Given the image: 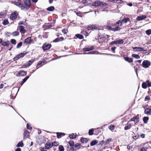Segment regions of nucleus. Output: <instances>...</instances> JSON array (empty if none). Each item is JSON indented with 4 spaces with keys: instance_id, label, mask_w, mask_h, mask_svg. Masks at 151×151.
<instances>
[{
    "instance_id": "f257e3e1",
    "label": "nucleus",
    "mask_w": 151,
    "mask_h": 151,
    "mask_svg": "<svg viewBox=\"0 0 151 151\" xmlns=\"http://www.w3.org/2000/svg\"><path fill=\"white\" fill-rule=\"evenodd\" d=\"M23 2L25 4L24 5V9L28 10L31 6V2L30 0H23Z\"/></svg>"
},
{
    "instance_id": "f03ea898",
    "label": "nucleus",
    "mask_w": 151,
    "mask_h": 151,
    "mask_svg": "<svg viewBox=\"0 0 151 151\" xmlns=\"http://www.w3.org/2000/svg\"><path fill=\"white\" fill-rule=\"evenodd\" d=\"M27 53L26 52H25V53L21 52L17 56L14 57L13 58V60L14 61H16L18 60L20 58L23 57Z\"/></svg>"
},
{
    "instance_id": "7ed1b4c3",
    "label": "nucleus",
    "mask_w": 151,
    "mask_h": 151,
    "mask_svg": "<svg viewBox=\"0 0 151 151\" xmlns=\"http://www.w3.org/2000/svg\"><path fill=\"white\" fill-rule=\"evenodd\" d=\"M14 4L20 8L22 10L24 9L25 7L23 3L17 1L14 2Z\"/></svg>"
},
{
    "instance_id": "20e7f679",
    "label": "nucleus",
    "mask_w": 151,
    "mask_h": 151,
    "mask_svg": "<svg viewBox=\"0 0 151 151\" xmlns=\"http://www.w3.org/2000/svg\"><path fill=\"white\" fill-rule=\"evenodd\" d=\"M142 65L143 67L147 68L150 65V62L147 60H145L143 62Z\"/></svg>"
},
{
    "instance_id": "39448f33",
    "label": "nucleus",
    "mask_w": 151,
    "mask_h": 151,
    "mask_svg": "<svg viewBox=\"0 0 151 151\" xmlns=\"http://www.w3.org/2000/svg\"><path fill=\"white\" fill-rule=\"evenodd\" d=\"M132 49L135 50V51L137 52L142 51H146L147 50L146 48L142 47H133Z\"/></svg>"
},
{
    "instance_id": "423d86ee",
    "label": "nucleus",
    "mask_w": 151,
    "mask_h": 151,
    "mask_svg": "<svg viewBox=\"0 0 151 151\" xmlns=\"http://www.w3.org/2000/svg\"><path fill=\"white\" fill-rule=\"evenodd\" d=\"M51 45L49 44L44 43L42 46L44 50H47L49 49L51 47Z\"/></svg>"
},
{
    "instance_id": "0eeeda50",
    "label": "nucleus",
    "mask_w": 151,
    "mask_h": 151,
    "mask_svg": "<svg viewBox=\"0 0 151 151\" xmlns=\"http://www.w3.org/2000/svg\"><path fill=\"white\" fill-rule=\"evenodd\" d=\"M33 61L29 60L26 64L22 65V68H25L27 67H29L33 63Z\"/></svg>"
},
{
    "instance_id": "6e6552de",
    "label": "nucleus",
    "mask_w": 151,
    "mask_h": 151,
    "mask_svg": "<svg viewBox=\"0 0 151 151\" xmlns=\"http://www.w3.org/2000/svg\"><path fill=\"white\" fill-rule=\"evenodd\" d=\"M139 114H138L137 116L131 119L129 121H134V122H137L139 120Z\"/></svg>"
},
{
    "instance_id": "1a4fd4ad",
    "label": "nucleus",
    "mask_w": 151,
    "mask_h": 151,
    "mask_svg": "<svg viewBox=\"0 0 151 151\" xmlns=\"http://www.w3.org/2000/svg\"><path fill=\"white\" fill-rule=\"evenodd\" d=\"M94 49V47L93 46H88L83 49V50L85 51H88L91 50H92Z\"/></svg>"
},
{
    "instance_id": "9d476101",
    "label": "nucleus",
    "mask_w": 151,
    "mask_h": 151,
    "mask_svg": "<svg viewBox=\"0 0 151 151\" xmlns=\"http://www.w3.org/2000/svg\"><path fill=\"white\" fill-rule=\"evenodd\" d=\"M52 146V144L49 142H47L45 145V149L48 150L50 149Z\"/></svg>"
},
{
    "instance_id": "9b49d317",
    "label": "nucleus",
    "mask_w": 151,
    "mask_h": 151,
    "mask_svg": "<svg viewBox=\"0 0 151 151\" xmlns=\"http://www.w3.org/2000/svg\"><path fill=\"white\" fill-rule=\"evenodd\" d=\"M146 18V16L145 15H142L137 17L136 18V20L137 21H139L142 20Z\"/></svg>"
},
{
    "instance_id": "f8f14e48",
    "label": "nucleus",
    "mask_w": 151,
    "mask_h": 151,
    "mask_svg": "<svg viewBox=\"0 0 151 151\" xmlns=\"http://www.w3.org/2000/svg\"><path fill=\"white\" fill-rule=\"evenodd\" d=\"M17 12H14L10 15V18L12 19H14L17 18Z\"/></svg>"
},
{
    "instance_id": "ddd939ff",
    "label": "nucleus",
    "mask_w": 151,
    "mask_h": 151,
    "mask_svg": "<svg viewBox=\"0 0 151 151\" xmlns=\"http://www.w3.org/2000/svg\"><path fill=\"white\" fill-rule=\"evenodd\" d=\"M32 41V40L31 37H29L24 40V43L26 44H28L30 43Z\"/></svg>"
},
{
    "instance_id": "4468645a",
    "label": "nucleus",
    "mask_w": 151,
    "mask_h": 151,
    "mask_svg": "<svg viewBox=\"0 0 151 151\" xmlns=\"http://www.w3.org/2000/svg\"><path fill=\"white\" fill-rule=\"evenodd\" d=\"M19 31L21 34H24L26 32V30L24 29V27L22 26H19Z\"/></svg>"
},
{
    "instance_id": "2eb2a0df",
    "label": "nucleus",
    "mask_w": 151,
    "mask_h": 151,
    "mask_svg": "<svg viewBox=\"0 0 151 151\" xmlns=\"http://www.w3.org/2000/svg\"><path fill=\"white\" fill-rule=\"evenodd\" d=\"M122 21L121 20H119L118 21L116 22V23L114 24V26H118L119 27V26H121L122 25Z\"/></svg>"
},
{
    "instance_id": "dca6fc26",
    "label": "nucleus",
    "mask_w": 151,
    "mask_h": 151,
    "mask_svg": "<svg viewBox=\"0 0 151 151\" xmlns=\"http://www.w3.org/2000/svg\"><path fill=\"white\" fill-rule=\"evenodd\" d=\"M57 137L58 138H60L65 135V134L62 132H58L56 133Z\"/></svg>"
},
{
    "instance_id": "f3484780",
    "label": "nucleus",
    "mask_w": 151,
    "mask_h": 151,
    "mask_svg": "<svg viewBox=\"0 0 151 151\" xmlns=\"http://www.w3.org/2000/svg\"><path fill=\"white\" fill-rule=\"evenodd\" d=\"M19 75L18 76H23L25 75H26L27 74V72L26 71H21L18 73ZM17 76H18V75H17Z\"/></svg>"
},
{
    "instance_id": "a211bd4d",
    "label": "nucleus",
    "mask_w": 151,
    "mask_h": 151,
    "mask_svg": "<svg viewBox=\"0 0 151 151\" xmlns=\"http://www.w3.org/2000/svg\"><path fill=\"white\" fill-rule=\"evenodd\" d=\"M145 113L147 115H150L151 114V109H146L145 111Z\"/></svg>"
},
{
    "instance_id": "6ab92c4d",
    "label": "nucleus",
    "mask_w": 151,
    "mask_h": 151,
    "mask_svg": "<svg viewBox=\"0 0 151 151\" xmlns=\"http://www.w3.org/2000/svg\"><path fill=\"white\" fill-rule=\"evenodd\" d=\"M29 132L27 130H26L24 132V139L26 138H27L28 136H29Z\"/></svg>"
},
{
    "instance_id": "aec40b11",
    "label": "nucleus",
    "mask_w": 151,
    "mask_h": 151,
    "mask_svg": "<svg viewBox=\"0 0 151 151\" xmlns=\"http://www.w3.org/2000/svg\"><path fill=\"white\" fill-rule=\"evenodd\" d=\"M101 2H100L98 0L96 1L95 3H94V4L93 5L96 6L100 7Z\"/></svg>"
},
{
    "instance_id": "412c9836",
    "label": "nucleus",
    "mask_w": 151,
    "mask_h": 151,
    "mask_svg": "<svg viewBox=\"0 0 151 151\" xmlns=\"http://www.w3.org/2000/svg\"><path fill=\"white\" fill-rule=\"evenodd\" d=\"M124 59L126 61L130 63L132 62L133 61L132 59L131 58H129L127 57H125L124 58Z\"/></svg>"
},
{
    "instance_id": "4be33fe9",
    "label": "nucleus",
    "mask_w": 151,
    "mask_h": 151,
    "mask_svg": "<svg viewBox=\"0 0 151 151\" xmlns=\"http://www.w3.org/2000/svg\"><path fill=\"white\" fill-rule=\"evenodd\" d=\"M96 28L94 25H89L88 27V29L89 30H94Z\"/></svg>"
},
{
    "instance_id": "5701e85b",
    "label": "nucleus",
    "mask_w": 151,
    "mask_h": 151,
    "mask_svg": "<svg viewBox=\"0 0 151 151\" xmlns=\"http://www.w3.org/2000/svg\"><path fill=\"white\" fill-rule=\"evenodd\" d=\"M81 142L83 143H86L88 141V139L86 138H81Z\"/></svg>"
},
{
    "instance_id": "b1692460",
    "label": "nucleus",
    "mask_w": 151,
    "mask_h": 151,
    "mask_svg": "<svg viewBox=\"0 0 151 151\" xmlns=\"http://www.w3.org/2000/svg\"><path fill=\"white\" fill-rule=\"evenodd\" d=\"M9 42L8 41H7V42L3 41L2 42L1 44L2 45L4 46H8L9 45Z\"/></svg>"
},
{
    "instance_id": "393cba45",
    "label": "nucleus",
    "mask_w": 151,
    "mask_h": 151,
    "mask_svg": "<svg viewBox=\"0 0 151 151\" xmlns=\"http://www.w3.org/2000/svg\"><path fill=\"white\" fill-rule=\"evenodd\" d=\"M24 146V144L23 143V142L21 141L19 142L17 145L16 146L17 147H23Z\"/></svg>"
},
{
    "instance_id": "a878e982",
    "label": "nucleus",
    "mask_w": 151,
    "mask_h": 151,
    "mask_svg": "<svg viewBox=\"0 0 151 151\" xmlns=\"http://www.w3.org/2000/svg\"><path fill=\"white\" fill-rule=\"evenodd\" d=\"M55 8L53 6H52L47 8V10L48 11H53L54 10Z\"/></svg>"
},
{
    "instance_id": "bb28decb",
    "label": "nucleus",
    "mask_w": 151,
    "mask_h": 151,
    "mask_svg": "<svg viewBox=\"0 0 151 151\" xmlns=\"http://www.w3.org/2000/svg\"><path fill=\"white\" fill-rule=\"evenodd\" d=\"M98 143V142L97 140H94L93 141H92L90 143V145L91 146H93L95 145H96V144H97Z\"/></svg>"
},
{
    "instance_id": "cd10ccee",
    "label": "nucleus",
    "mask_w": 151,
    "mask_h": 151,
    "mask_svg": "<svg viewBox=\"0 0 151 151\" xmlns=\"http://www.w3.org/2000/svg\"><path fill=\"white\" fill-rule=\"evenodd\" d=\"M76 36L77 38L80 39H82L83 38V36L79 34H77L76 35Z\"/></svg>"
},
{
    "instance_id": "c85d7f7f",
    "label": "nucleus",
    "mask_w": 151,
    "mask_h": 151,
    "mask_svg": "<svg viewBox=\"0 0 151 151\" xmlns=\"http://www.w3.org/2000/svg\"><path fill=\"white\" fill-rule=\"evenodd\" d=\"M149 119L148 117H144L143 118V120L144 123L145 124H146L147 123V121Z\"/></svg>"
},
{
    "instance_id": "c756f323",
    "label": "nucleus",
    "mask_w": 151,
    "mask_h": 151,
    "mask_svg": "<svg viewBox=\"0 0 151 151\" xmlns=\"http://www.w3.org/2000/svg\"><path fill=\"white\" fill-rule=\"evenodd\" d=\"M19 34V32L18 31H16L13 32L12 33V35L14 36H18Z\"/></svg>"
},
{
    "instance_id": "7c9ffc66",
    "label": "nucleus",
    "mask_w": 151,
    "mask_h": 151,
    "mask_svg": "<svg viewBox=\"0 0 151 151\" xmlns=\"http://www.w3.org/2000/svg\"><path fill=\"white\" fill-rule=\"evenodd\" d=\"M116 27L113 28L112 31L115 32L119 30L120 29V28L118 26H115Z\"/></svg>"
},
{
    "instance_id": "2f4dec72",
    "label": "nucleus",
    "mask_w": 151,
    "mask_h": 151,
    "mask_svg": "<svg viewBox=\"0 0 151 151\" xmlns=\"http://www.w3.org/2000/svg\"><path fill=\"white\" fill-rule=\"evenodd\" d=\"M130 21V19L128 18H125L122 21V22H123L125 23H126L127 22Z\"/></svg>"
},
{
    "instance_id": "473e14b6",
    "label": "nucleus",
    "mask_w": 151,
    "mask_h": 151,
    "mask_svg": "<svg viewBox=\"0 0 151 151\" xmlns=\"http://www.w3.org/2000/svg\"><path fill=\"white\" fill-rule=\"evenodd\" d=\"M132 56L136 58V59H139L140 58V56H139V55H137V54H132Z\"/></svg>"
},
{
    "instance_id": "72a5a7b5",
    "label": "nucleus",
    "mask_w": 151,
    "mask_h": 151,
    "mask_svg": "<svg viewBox=\"0 0 151 151\" xmlns=\"http://www.w3.org/2000/svg\"><path fill=\"white\" fill-rule=\"evenodd\" d=\"M132 127V125L131 124H129L127 126H125L124 127V129L125 130H127V129H130Z\"/></svg>"
},
{
    "instance_id": "f704fd0d",
    "label": "nucleus",
    "mask_w": 151,
    "mask_h": 151,
    "mask_svg": "<svg viewBox=\"0 0 151 151\" xmlns=\"http://www.w3.org/2000/svg\"><path fill=\"white\" fill-rule=\"evenodd\" d=\"M94 131L93 129H90L89 130L88 134L90 135H91L93 134V133Z\"/></svg>"
},
{
    "instance_id": "c9c22d12",
    "label": "nucleus",
    "mask_w": 151,
    "mask_h": 151,
    "mask_svg": "<svg viewBox=\"0 0 151 151\" xmlns=\"http://www.w3.org/2000/svg\"><path fill=\"white\" fill-rule=\"evenodd\" d=\"M142 87L144 89H146L147 88V83L146 82H144L142 83Z\"/></svg>"
},
{
    "instance_id": "e433bc0d",
    "label": "nucleus",
    "mask_w": 151,
    "mask_h": 151,
    "mask_svg": "<svg viewBox=\"0 0 151 151\" xmlns=\"http://www.w3.org/2000/svg\"><path fill=\"white\" fill-rule=\"evenodd\" d=\"M76 137V135H74V134H70L69 135V137L70 139H74Z\"/></svg>"
},
{
    "instance_id": "4c0bfd02",
    "label": "nucleus",
    "mask_w": 151,
    "mask_h": 151,
    "mask_svg": "<svg viewBox=\"0 0 151 151\" xmlns=\"http://www.w3.org/2000/svg\"><path fill=\"white\" fill-rule=\"evenodd\" d=\"M107 5V4L104 2H101L100 7H106Z\"/></svg>"
},
{
    "instance_id": "58836bf2",
    "label": "nucleus",
    "mask_w": 151,
    "mask_h": 151,
    "mask_svg": "<svg viewBox=\"0 0 151 151\" xmlns=\"http://www.w3.org/2000/svg\"><path fill=\"white\" fill-rule=\"evenodd\" d=\"M3 24L4 25H6L8 24L9 22L7 20L5 19L2 22Z\"/></svg>"
},
{
    "instance_id": "ea45409f",
    "label": "nucleus",
    "mask_w": 151,
    "mask_h": 151,
    "mask_svg": "<svg viewBox=\"0 0 151 151\" xmlns=\"http://www.w3.org/2000/svg\"><path fill=\"white\" fill-rule=\"evenodd\" d=\"M117 44H123L124 43L123 40L122 39L119 40H117Z\"/></svg>"
},
{
    "instance_id": "a19ab883",
    "label": "nucleus",
    "mask_w": 151,
    "mask_h": 151,
    "mask_svg": "<svg viewBox=\"0 0 151 151\" xmlns=\"http://www.w3.org/2000/svg\"><path fill=\"white\" fill-rule=\"evenodd\" d=\"M111 139L110 138H109L105 142V145H107L109 143V142L111 141Z\"/></svg>"
},
{
    "instance_id": "79ce46f5",
    "label": "nucleus",
    "mask_w": 151,
    "mask_h": 151,
    "mask_svg": "<svg viewBox=\"0 0 151 151\" xmlns=\"http://www.w3.org/2000/svg\"><path fill=\"white\" fill-rule=\"evenodd\" d=\"M146 34L148 35H150L151 34V29H149L147 30L146 31Z\"/></svg>"
},
{
    "instance_id": "37998d69",
    "label": "nucleus",
    "mask_w": 151,
    "mask_h": 151,
    "mask_svg": "<svg viewBox=\"0 0 151 151\" xmlns=\"http://www.w3.org/2000/svg\"><path fill=\"white\" fill-rule=\"evenodd\" d=\"M59 150L60 151H64V149L63 146L60 145L59 147Z\"/></svg>"
},
{
    "instance_id": "c03bdc74",
    "label": "nucleus",
    "mask_w": 151,
    "mask_h": 151,
    "mask_svg": "<svg viewBox=\"0 0 151 151\" xmlns=\"http://www.w3.org/2000/svg\"><path fill=\"white\" fill-rule=\"evenodd\" d=\"M69 144L70 146L71 147L73 146L74 145V143L73 141H70L69 142Z\"/></svg>"
},
{
    "instance_id": "a18cd8bd",
    "label": "nucleus",
    "mask_w": 151,
    "mask_h": 151,
    "mask_svg": "<svg viewBox=\"0 0 151 151\" xmlns=\"http://www.w3.org/2000/svg\"><path fill=\"white\" fill-rule=\"evenodd\" d=\"M139 137V135L138 134L137 135L134 136L132 137V138H133V139H134L135 140H136V139L138 138Z\"/></svg>"
},
{
    "instance_id": "49530a36",
    "label": "nucleus",
    "mask_w": 151,
    "mask_h": 151,
    "mask_svg": "<svg viewBox=\"0 0 151 151\" xmlns=\"http://www.w3.org/2000/svg\"><path fill=\"white\" fill-rule=\"evenodd\" d=\"M148 148L146 147H144L142 148L140 150V151H147Z\"/></svg>"
},
{
    "instance_id": "de8ad7c7",
    "label": "nucleus",
    "mask_w": 151,
    "mask_h": 151,
    "mask_svg": "<svg viewBox=\"0 0 151 151\" xmlns=\"http://www.w3.org/2000/svg\"><path fill=\"white\" fill-rule=\"evenodd\" d=\"M81 33L83 35H84L86 36L88 35V33L86 31H82L81 32Z\"/></svg>"
},
{
    "instance_id": "09e8293b",
    "label": "nucleus",
    "mask_w": 151,
    "mask_h": 151,
    "mask_svg": "<svg viewBox=\"0 0 151 151\" xmlns=\"http://www.w3.org/2000/svg\"><path fill=\"white\" fill-rule=\"evenodd\" d=\"M114 126L111 125L109 126V128L111 130H113L114 129Z\"/></svg>"
},
{
    "instance_id": "8fccbe9b",
    "label": "nucleus",
    "mask_w": 151,
    "mask_h": 151,
    "mask_svg": "<svg viewBox=\"0 0 151 151\" xmlns=\"http://www.w3.org/2000/svg\"><path fill=\"white\" fill-rule=\"evenodd\" d=\"M146 83L147 84V86L148 87L151 86V82H150L148 80H147L146 81Z\"/></svg>"
},
{
    "instance_id": "3c124183",
    "label": "nucleus",
    "mask_w": 151,
    "mask_h": 151,
    "mask_svg": "<svg viewBox=\"0 0 151 151\" xmlns=\"http://www.w3.org/2000/svg\"><path fill=\"white\" fill-rule=\"evenodd\" d=\"M11 42L12 44L14 45H15L16 44V41L14 39H12L11 40Z\"/></svg>"
},
{
    "instance_id": "603ef678",
    "label": "nucleus",
    "mask_w": 151,
    "mask_h": 151,
    "mask_svg": "<svg viewBox=\"0 0 151 151\" xmlns=\"http://www.w3.org/2000/svg\"><path fill=\"white\" fill-rule=\"evenodd\" d=\"M95 51H91L90 52H88V53H83V54H95Z\"/></svg>"
},
{
    "instance_id": "864d4df0",
    "label": "nucleus",
    "mask_w": 151,
    "mask_h": 151,
    "mask_svg": "<svg viewBox=\"0 0 151 151\" xmlns=\"http://www.w3.org/2000/svg\"><path fill=\"white\" fill-rule=\"evenodd\" d=\"M22 42H20L17 45V47L19 48L22 46Z\"/></svg>"
},
{
    "instance_id": "5fc2aeb1",
    "label": "nucleus",
    "mask_w": 151,
    "mask_h": 151,
    "mask_svg": "<svg viewBox=\"0 0 151 151\" xmlns=\"http://www.w3.org/2000/svg\"><path fill=\"white\" fill-rule=\"evenodd\" d=\"M26 21H20L19 22L18 24L19 25L24 24L25 23Z\"/></svg>"
},
{
    "instance_id": "6e6d98bb",
    "label": "nucleus",
    "mask_w": 151,
    "mask_h": 151,
    "mask_svg": "<svg viewBox=\"0 0 151 151\" xmlns=\"http://www.w3.org/2000/svg\"><path fill=\"white\" fill-rule=\"evenodd\" d=\"M62 31L64 34H65L67 33L68 32V30L65 29H63L62 30Z\"/></svg>"
},
{
    "instance_id": "4d7b16f0",
    "label": "nucleus",
    "mask_w": 151,
    "mask_h": 151,
    "mask_svg": "<svg viewBox=\"0 0 151 151\" xmlns=\"http://www.w3.org/2000/svg\"><path fill=\"white\" fill-rule=\"evenodd\" d=\"M105 142L104 140L100 141L99 143V145H102L104 144H105Z\"/></svg>"
},
{
    "instance_id": "13d9d810",
    "label": "nucleus",
    "mask_w": 151,
    "mask_h": 151,
    "mask_svg": "<svg viewBox=\"0 0 151 151\" xmlns=\"http://www.w3.org/2000/svg\"><path fill=\"white\" fill-rule=\"evenodd\" d=\"M106 28L108 30L112 31L113 28L110 26H107Z\"/></svg>"
},
{
    "instance_id": "bf43d9fd",
    "label": "nucleus",
    "mask_w": 151,
    "mask_h": 151,
    "mask_svg": "<svg viewBox=\"0 0 151 151\" xmlns=\"http://www.w3.org/2000/svg\"><path fill=\"white\" fill-rule=\"evenodd\" d=\"M27 129L29 130H31L32 129V127L28 124H27Z\"/></svg>"
},
{
    "instance_id": "052dcab7",
    "label": "nucleus",
    "mask_w": 151,
    "mask_h": 151,
    "mask_svg": "<svg viewBox=\"0 0 151 151\" xmlns=\"http://www.w3.org/2000/svg\"><path fill=\"white\" fill-rule=\"evenodd\" d=\"M74 146L76 147H77L78 149H79L80 147V145L79 143H77Z\"/></svg>"
},
{
    "instance_id": "680f3d73",
    "label": "nucleus",
    "mask_w": 151,
    "mask_h": 151,
    "mask_svg": "<svg viewBox=\"0 0 151 151\" xmlns=\"http://www.w3.org/2000/svg\"><path fill=\"white\" fill-rule=\"evenodd\" d=\"M52 146L54 145L55 146H57L58 145V142H54L52 143Z\"/></svg>"
},
{
    "instance_id": "e2e57ef3",
    "label": "nucleus",
    "mask_w": 151,
    "mask_h": 151,
    "mask_svg": "<svg viewBox=\"0 0 151 151\" xmlns=\"http://www.w3.org/2000/svg\"><path fill=\"white\" fill-rule=\"evenodd\" d=\"M116 47H111V50H112V51L114 53H115V50L116 49Z\"/></svg>"
},
{
    "instance_id": "0e129e2a",
    "label": "nucleus",
    "mask_w": 151,
    "mask_h": 151,
    "mask_svg": "<svg viewBox=\"0 0 151 151\" xmlns=\"http://www.w3.org/2000/svg\"><path fill=\"white\" fill-rule=\"evenodd\" d=\"M150 100V97L149 96H146L145 99V101H147Z\"/></svg>"
},
{
    "instance_id": "69168bd1",
    "label": "nucleus",
    "mask_w": 151,
    "mask_h": 151,
    "mask_svg": "<svg viewBox=\"0 0 151 151\" xmlns=\"http://www.w3.org/2000/svg\"><path fill=\"white\" fill-rule=\"evenodd\" d=\"M60 41L59 38H57L54 40L53 41V42H58Z\"/></svg>"
},
{
    "instance_id": "338daca9",
    "label": "nucleus",
    "mask_w": 151,
    "mask_h": 151,
    "mask_svg": "<svg viewBox=\"0 0 151 151\" xmlns=\"http://www.w3.org/2000/svg\"><path fill=\"white\" fill-rule=\"evenodd\" d=\"M111 44H117V40H116V41H113L112 42Z\"/></svg>"
},
{
    "instance_id": "774afa93",
    "label": "nucleus",
    "mask_w": 151,
    "mask_h": 151,
    "mask_svg": "<svg viewBox=\"0 0 151 151\" xmlns=\"http://www.w3.org/2000/svg\"><path fill=\"white\" fill-rule=\"evenodd\" d=\"M88 2V1L86 0H82V3L83 4L87 3Z\"/></svg>"
}]
</instances>
